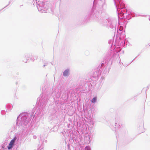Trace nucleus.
Masks as SVG:
<instances>
[{"label": "nucleus", "instance_id": "7ed1b4c3", "mask_svg": "<svg viewBox=\"0 0 150 150\" xmlns=\"http://www.w3.org/2000/svg\"><path fill=\"white\" fill-rule=\"evenodd\" d=\"M97 100V98L96 97H95L93 98L92 100H91V102L92 103H95Z\"/></svg>", "mask_w": 150, "mask_h": 150}, {"label": "nucleus", "instance_id": "f03ea898", "mask_svg": "<svg viewBox=\"0 0 150 150\" xmlns=\"http://www.w3.org/2000/svg\"><path fill=\"white\" fill-rule=\"evenodd\" d=\"M68 71L66 70L64 72L63 75L64 76H66L68 74Z\"/></svg>", "mask_w": 150, "mask_h": 150}, {"label": "nucleus", "instance_id": "f257e3e1", "mask_svg": "<svg viewBox=\"0 0 150 150\" xmlns=\"http://www.w3.org/2000/svg\"><path fill=\"white\" fill-rule=\"evenodd\" d=\"M16 137H14L13 139H12L10 142L9 145L8 146V149H10L12 148L13 146L15 140H16Z\"/></svg>", "mask_w": 150, "mask_h": 150}]
</instances>
